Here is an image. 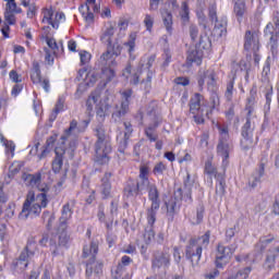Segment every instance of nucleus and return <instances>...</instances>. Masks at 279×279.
<instances>
[{"label": "nucleus", "instance_id": "obj_63", "mask_svg": "<svg viewBox=\"0 0 279 279\" xmlns=\"http://www.w3.org/2000/svg\"><path fill=\"white\" fill-rule=\"evenodd\" d=\"M70 240H71V236L69 234H66V231H63L59 235V244L60 245H68Z\"/></svg>", "mask_w": 279, "mask_h": 279}, {"label": "nucleus", "instance_id": "obj_4", "mask_svg": "<svg viewBox=\"0 0 279 279\" xmlns=\"http://www.w3.org/2000/svg\"><path fill=\"white\" fill-rule=\"evenodd\" d=\"M113 77H117V72L112 66L101 65L100 73L97 72H88V69L83 68L77 72L78 82H83L85 86H95L98 80H100V84L102 86H108Z\"/></svg>", "mask_w": 279, "mask_h": 279}, {"label": "nucleus", "instance_id": "obj_46", "mask_svg": "<svg viewBox=\"0 0 279 279\" xmlns=\"http://www.w3.org/2000/svg\"><path fill=\"white\" fill-rule=\"evenodd\" d=\"M167 169V163H165L163 161H158L157 163H155L153 168V174L156 175L157 178L158 175H165Z\"/></svg>", "mask_w": 279, "mask_h": 279}, {"label": "nucleus", "instance_id": "obj_45", "mask_svg": "<svg viewBox=\"0 0 279 279\" xmlns=\"http://www.w3.org/2000/svg\"><path fill=\"white\" fill-rule=\"evenodd\" d=\"M64 104H66V96H59L53 109V114L58 116L60 112H64Z\"/></svg>", "mask_w": 279, "mask_h": 279}, {"label": "nucleus", "instance_id": "obj_58", "mask_svg": "<svg viewBox=\"0 0 279 279\" xmlns=\"http://www.w3.org/2000/svg\"><path fill=\"white\" fill-rule=\"evenodd\" d=\"M172 256L177 265H180V263H182V252L180 251V246H173Z\"/></svg>", "mask_w": 279, "mask_h": 279}, {"label": "nucleus", "instance_id": "obj_57", "mask_svg": "<svg viewBox=\"0 0 279 279\" xmlns=\"http://www.w3.org/2000/svg\"><path fill=\"white\" fill-rule=\"evenodd\" d=\"M25 8H28L26 11L27 19H34V16H36L38 12V8L36 7V3L32 4V2H29L28 7H25Z\"/></svg>", "mask_w": 279, "mask_h": 279}, {"label": "nucleus", "instance_id": "obj_30", "mask_svg": "<svg viewBox=\"0 0 279 279\" xmlns=\"http://www.w3.org/2000/svg\"><path fill=\"white\" fill-rule=\"evenodd\" d=\"M85 274L86 276H93V274H96L99 276V274H104V262L95 259L90 266H88V262H85Z\"/></svg>", "mask_w": 279, "mask_h": 279}, {"label": "nucleus", "instance_id": "obj_49", "mask_svg": "<svg viewBox=\"0 0 279 279\" xmlns=\"http://www.w3.org/2000/svg\"><path fill=\"white\" fill-rule=\"evenodd\" d=\"M154 132H156V126L151 125L144 130V134L150 143H156L158 141V134H154Z\"/></svg>", "mask_w": 279, "mask_h": 279}, {"label": "nucleus", "instance_id": "obj_1", "mask_svg": "<svg viewBox=\"0 0 279 279\" xmlns=\"http://www.w3.org/2000/svg\"><path fill=\"white\" fill-rule=\"evenodd\" d=\"M206 109V113L204 118V109ZM190 114L193 116V120L196 125H204L206 123V119H213V114L215 112H219L221 109V98L217 92H213L209 96V105L206 100V97L199 93H195L190 99Z\"/></svg>", "mask_w": 279, "mask_h": 279}, {"label": "nucleus", "instance_id": "obj_5", "mask_svg": "<svg viewBox=\"0 0 279 279\" xmlns=\"http://www.w3.org/2000/svg\"><path fill=\"white\" fill-rule=\"evenodd\" d=\"M208 245H210V230L198 238L190 239L189 244L185 246V258L191 263L192 267L199 265L202 254Z\"/></svg>", "mask_w": 279, "mask_h": 279}, {"label": "nucleus", "instance_id": "obj_9", "mask_svg": "<svg viewBox=\"0 0 279 279\" xmlns=\"http://www.w3.org/2000/svg\"><path fill=\"white\" fill-rule=\"evenodd\" d=\"M218 80L215 69L198 70L196 82L199 93H204V86H207V90H215Z\"/></svg>", "mask_w": 279, "mask_h": 279}, {"label": "nucleus", "instance_id": "obj_11", "mask_svg": "<svg viewBox=\"0 0 279 279\" xmlns=\"http://www.w3.org/2000/svg\"><path fill=\"white\" fill-rule=\"evenodd\" d=\"M265 34L270 35V51L272 56L278 54L279 43V11H274L272 23L269 22L265 27Z\"/></svg>", "mask_w": 279, "mask_h": 279}, {"label": "nucleus", "instance_id": "obj_13", "mask_svg": "<svg viewBox=\"0 0 279 279\" xmlns=\"http://www.w3.org/2000/svg\"><path fill=\"white\" fill-rule=\"evenodd\" d=\"M151 269H169L171 267V253L169 247L155 250L151 253Z\"/></svg>", "mask_w": 279, "mask_h": 279}, {"label": "nucleus", "instance_id": "obj_36", "mask_svg": "<svg viewBox=\"0 0 279 279\" xmlns=\"http://www.w3.org/2000/svg\"><path fill=\"white\" fill-rule=\"evenodd\" d=\"M136 38H138L137 32H131L129 34V39L123 45L124 47H128L129 56H132L134 53V49H136Z\"/></svg>", "mask_w": 279, "mask_h": 279}, {"label": "nucleus", "instance_id": "obj_10", "mask_svg": "<svg viewBox=\"0 0 279 279\" xmlns=\"http://www.w3.org/2000/svg\"><path fill=\"white\" fill-rule=\"evenodd\" d=\"M148 199L151 202L150 207L147 209V223L148 226H154L156 223V215L160 210V193L156 185H150L148 190Z\"/></svg>", "mask_w": 279, "mask_h": 279}, {"label": "nucleus", "instance_id": "obj_43", "mask_svg": "<svg viewBox=\"0 0 279 279\" xmlns=\"http://www.w3.org/2000/svg\"><path fill=\"white\" fill-rule=\"evenodd\" d=\"M80 65L86 66V64H90V60H93V54L87 50H80Z\"/></svg>", "mask_w": 279, "mask_h": 279}, {"label": "nucleus", "instance_id": "obj_23", "mask_svg": "<svg viewBox=\"0 0 279 279\" xmlns=\"http://www.w3.org/2000/svg\"><path fill=\"white\" fill-rule=\"evenodd\" d=\"M65 154H66V148H64V146H57L54 148V158L51 163V169L53 173H60V171H62Z\"/></svg>", "mask_w": 279, "mask_h": 279}, {"label": "nucleus", "instance_id": "obj_50", "mask_svg": "<svg viewBox=\"0 0 279 279\" xmlns=\"http://www.w3.org/2000/svg\"><path fill=\"white\" fill-rule=\"evenodd\" d=\"M178 206V202L175 198L171 197L168 202H166L167 215L173 217L175 215V208Z\"/></svg>", "mask_w": 279, "mask_h": 279}, {"label": "nucleus", "instance_id": "obj_34", "mask_svg": "<svg viewBox=\"0 0 279 279\" xmlns=\"http://www.w3.org/2000/svg\"><path fill=\"white\" fill-rule=\"evenodd\" d=\"M161 16L168 34H173V15L171 12H169V10H163L161 11Z\"/></svg>", "mask_w": 279, "mask_h": 279}, {"label": "nucleus", "instance_id": "obj_60", "mask_svg": "<svg viewBox=\"0 0 279 279\" xmlns=\"http://www.w3.org/2000/svg\"><path fill=\"white\" fill-rule=\"evenodd\" d=\"M162 58H163V66H169V64H171V49L169 48H166L163 50V53H162Z\"/></svg>", "mask_w": 279, "mask_h": 279}, {"label": "nucleus", "instance_id": "obj_22", "mask_svg": "<svg viewBox=\"0 0 279 279\" xmlns=\"http://www.w3.org/2000/svg\"><path fill=\"white\" fill-rule=\"evenodd\" d=\"M146 61L147 74L146 78L141 81V84L144 85L145 90H151V80H154V71L151 68L154 66V62H156V54H150L149 57H143L141 62Z\"/></svg>", "mask_w": 279, "mask_h": 279}, {"label": "nucleus", "instance_id": "obj_15", "mask_svg": "<svg viewBox=\"0 0 279 279\" xmlns=\"http://www.w3.org/2000/svg\"><path fill=\"white\" fill-rule=\"evenodd\" d=\"M219 134L221 136L219 144L217 146L218 153L222 156V167H228L230 158V150L228 144H225L230 138V131L228 126H218Z\"/></svg>", "mask_w": 279, "mask_h": 279}, {"label": "nucleus", "instance_id": "obj_40", "mask_svg": "<svg viewBox=\"0 0 279 279\" xmlns=\"http://www.w3.org/2000/svg\"><path fill=\"white\" fill-rule=\"evenodd\" d=\"M40 180H43V175L40 173L27 174L24 182L26 183V186H38V184H40Z\"/></svg>", "mask_w": 279, "mask_h": 279}, {"label": "nucleus", "instance_id": "obj_32", "mask_svg": "<svg viewBox=\"0 0 279 279\" xmlns=\"http://www.w3.org/2000/svg\"><path fill=\"white\" fill-rule=\"evenodd\" d=\"M276 258H279V246L269 251L265 262L266 269H274L276 267Z\"/></svg>", "mask_w": 279, "mask_h": 279}, {"label": "nucleus", "instance_id": "obj_47", "mask_svg": "<svg viewBox=\"0 0 279 279\" xmlns=\"http://www.w3.org/2000/svg\"><path fill=\"white\" fill-rule=\"evenodd\" d=\"M204 171L207 175H215L217 178V168L213 166V157L206 160Z\"/></svg>", "mask_w": 279, "mask_h": 279}, {"label": "nucleus", "instance_id": "obj_21", "mask_svg": "<svg viewBox=\"0 0 279 279\" xmlns=\"http://www.w3.org/2000/svg\"><path fill=\"white\" fill-rule=\"evenodd\" d=\"M114 38V27L112 24H107L100 33L99 40L101 45H106L107 48L121 47L119 44H114L112 40Z\"/></svg>", "mask_w": 279, "mask_h": 279}, {"label": "nucleus", "instance_id": "obj_25", "mask_svg": "<svg viewBox=\"0 0 279 279\" xmlns=\"http://www.w3.org/2000/svg\"><path fill=\"white\" fill-rule=\"evenodd\" d=\"M205 213L206 207H204V205H198L195 211H187L185 219L189 220L192 226H199L204 221Z\"/></svg>", "mask_w": 279, "mask_h": 279}, {"label": "nucleus", "instance_id": "obj_27", "mask_svg": "<svg viewBox=\"0 0 279 279\" xmlns=\"http://www.w3.org/2000/svg\"><path fill=\"white\" fill-rule=\"evenodd\" d=\"M195 49L201 51L205 56H210L213 52V41L208 35H201L198 43L195 46Z\"/></svg>", "mask_w": 279, "mask_h": 279}, {"label": "nucleus", "instance_id": "obj_20", "mask_svg": "<svg viewBox=\"0 0 279 279\" xmlns=\"http://www.w3.org/2000/svg\"><path fill=\"white\" fill-rule=\"evenodd\" d=\"M121 56V46L116 48H107L100 56L99 63L101 66H117V57Z\"/></svg>", "mask_w": 279, "mask_h": 279}, {"label": "nucleus", "instance_id": "obj_6", "mask_svg": "<svg viewBox=\"0 0 279 279\" xmlns=\"http://www.w3.org/2000/svg\"><path fill=\"white\" fill-rule=\"evenodd\" d=\"M36 256V242L28 240L17 258L12 260L11 267L13 271L23 274L29 267V258Z\"/></svg>", "mask_w": 279, "mask_h": 279}, {"label": "nucleus", "instance_id": "obj_16", "mask_svg": "<svg viewBox=\"0 0 279 279\" xmlns=\"http://www.w3.org/2000/svg\"><path fill=\"white\" fill-rule=\"evenodd\" d=\"M101 5L97 4V0H86L84 4L78 8L80 13L87 23L95 21V14H99Z\"/></svg>", "mask_w": 279, "mask_h": 279}, {"label": "nucleus", "instance_id": "obj_54", "mask_svg": "<svg viewBox=\"0 0 279 279\" xmlns=\"http://www.w3.org/2000/svg\"><path fill=\"white\" fill-rule=\"evenodd\" d=\"M130 112V101H122L120 109L116 112V114L121 118L125 117Z\"/></svg>", "mask_w": 279, "mask_h": 279}, {"label": "nucleus", "instance_id": "obj_42", "mask_svg": "<svg viewBox=\"0 0 279 279\" xmlns=\"http://www.w3.org/2000/svg\"><path fill=\"white\" fill-rule=\"evenodd\" d=\"M133 262L134 260L132 259V257L123 255L121 257L120 263L117 266L116 274H121V271H124L125 267H130V265H132Z\"/></svg>", "mask_w": 279, "mask_h": 279}, {"label": "nucleus", "instance_id": "obj_28", "mask_svg": "<svg viewBox=\"0 0 279 279\" xmlns=\"http://www.w3.org/2000/svg\"><path fill=\"white\" fill-rule=\"evenodd\" d=\"M110 178H112V172H106L100 181V193L102 195V199H108L112 193V183L110 182Z\"/></svg>", "mask_w": 279, "mask_h": 279}, {"label": "nucleus", "instance_id": "obj_29", "mask_svg": "<svg viewBox=\"0 0 279 279\" xmlns=\"http://www.w3.org/2000/svg\"><path fill=\"white\" fill-rule=\"evenodd\" d=\"M88 125H90V120H83L81 123H77V120H72L70 126L65 130V136H71V133L76 130L77 134L86 132Z\"/></svg>", "mask_w": 279, "mask_h": 279}, {"label": "nucleus", "instance_id": "obj_51", "mask_svg": "<svg viewBox=\"0 0 279 279\" xmlns=\"http://www.w3.org/2000/svg\"><path fill=\"white\" fill-rule=\"evenodd\" d=\"M233 12L238 19H243L245 14V3L244 2H235L233 7Z\"/></svg>", "mask_w": 279, "mask_h": 279}, {"label": "nucleus", "instance_id": "obj_33", "mask_svg": "<svg viewBox=\"0 0 279 279\" xmlns=\"http://www.w3.org/2000/svg\"><path fill=\"white\" fill-rule=\"evenodd\" d=\"M264 175H265V163L260 162L258 170H256V175L248 181V185L251 186V189H256L258 184H260V178H263Z\"/></svg>", "mask_w": 279, "mask_h": 279}, {"label": "nucleus", "instance_id": "obj_64", "mask_svg": "<svg viewBox=\"0 0 279 279\" xmlns=\"http://www.w3.org/2000/svg\"><path fill=\"white\" fill-rule=\"evenodd\" d=\"M274 215H279V194L275 196V202L272 204Z\"/></svg>", "mask_w": 279, "mask_h": 279}, {"label": "nucleus", "instance_id": "obj_26", "mask_svg": "<svg viewBox=\"0 0 279 279\" xmlns=\"http://www.w3.org/2000/svg\"><path fill=\"white\" fill-rule=\"evenodd\" d=\"M205 56L206 54H204V52L201 50H197V48H195V50L189 51L185 61L186 66H193V64H196V66H202Z\"/></svg>", "mask_w": 279, "mask_h": 279}, {"label": "nucleus", "instance_id": "obj_39", "mask_svg": "<svg viewBox=\"0 0 279 279\" xmlns=\"http://www.w3.org/2000/svg\"><path fill=\"white\" fill-rule=\"evenodd\" d=\"M110 104L107 100H100L98 105H96V114L97 117L104 118L110 112Z\"/></svg>", "mask_w": 279, "mask_h": 279}, {"label": "nucleus", "instance_id": "obj_53", "mask_svg": "<svg viewBox=\"0 0 279 279\" xmlns=\"http://www.w3.org/2000/svg\"><path fill=\"white\" fill-rule=\"evenodd\" d=\"M189 14H190L189 3L182 2L180 16H181V20L183 21V23H189V21H190V15Z\"/></svg>", "mask_w": 279, "mask_h": 279}, {"label": "nucleus", "instance_id": "obj_59", "mask_svg": "<svg viewBox=\"0 0 279 279\" xmlns=\"http://www.w3.org/2000/svg\"><path fill=\"white\" fill-rule=\"evenodd\" d=\"M108 247H114L117 245V235L112 232H108L106 235Z\"/></svg>", "mask_w": 279, "mask_h": 279}, {"label": "nucleus", "instance_id": "obj_8", "mask_svg": "<svg viewBox=\"0 0 279 279\" xmlns=\"http://www.w3.org/2000/svg\"><path fill=\"white\" fill-rule=\"evenodd\" d=\"M41 23H47L52 29H60L62 23H66V14L62 11L56 10L53 5L44 7L41 9Z\"/></svg>", "mask_w": 279, "mask_h": 279}, {"label": "nucleus", "instance_id": "obj_12", "mask_svg": "<svg viewBox=\"0 0 279 279\" xmlns=\"http://www.w3.org/2000/svg\"><path fill=\"white\" fill-rule=\"evenodd\" d=\"M31 82L35 86H41L45 93H49L51 90V81L49 77H43V71L40 70V62L34 60L32 62V68L29 71Z\"/></svg>", "mask_w": 279, "mask_h": 279}, {"label": "nucleus", "instance_id": "obj_37", "mask_svg": "<svg viewBox=\"0 0 279 279\" xmlns=\"http://www.w3.org/2000/svg\"><path fill=\"white\" fill-rule=\"evenodd\" d=\"M46 43L49 49L52 50L53 56H58V53H62L64 51V46L62 45V43L58 44V41H56V38L48 37L46 39Z\"/></svg>", "mask_w": 279, "mask_h": 279}, {"label": "nucleus", "instance_id": "obj_55", "mask_svg": "<svg viewBox=\"0 0 279 279\" xmlns=\"http://www.w3.org/2000/svg\"><path fill=\"white\" fill-rule=\"evenodd\" d=\"M140 180L143 182H149V167L148 166H141L140 167Z\"/></svg>", "mask_w": 279, "mask_h": 279}, {"label": "nucleus", "instance_id": "obj_38", "mask_svg": "<svg viewBox=\"0 0 279 279\" xmlns=\"http://www.w3.org/2000/svg\"><path fill=\"white\" fill-rule=\"evenodd\" d=\"M97 217L100 223H105L107 230H112V226H114V218L106 219V213L104 211V207H99Z\"/></svg>", "mask_w": 279, "mask_h": 279}, {"label": "nucleus", "instance_id": "obj_56", "mask_svg": "<svg viewBox=\"0 0 279 279\" xmlns=\"http://www.w3.org/2000/svg\"><path fill=\"white\" fill-rule=\"evenodd\" d=\"M216 195L223 197L226 195V179L221 178L219 184L216 185Z\"/></svg>", "mask_w": 279, "mask_h": 279}, {"label": "nucleus", "instance_id": "obj_3", "mask_svg": "<svg viewBox=\"0 0 279 279\" xmlns=\"http://www.w3.org/2000/svg\"><path fill=\"white\" fill-rule=\"evenodd\" d=\"M94 132L97 138L94 144V160L97 165H108L112 160V141L106 134L104 125H98Z\"/></svg>", "mask_w": 279, "mask_h": 279}, {"label": "nucleus", "instance_id": "obj_31", "mask_svg": "<svg viewBox=\"0 0 279 279\" xmlns=\"http://www.w3.org/2000/svg\"><path fill=\"white\" fill-rule=\"evenodd\" d=\"M99 99H101V90L99 89L92 92L87 97L85 106L89 114L93 112V110H95V105L97 101H99Z\"/></svg>", "mask_w": 279, "mask_h": 279}, {"label": "nucleus", "instance_id": "obj_62", "mask_svg": "<svg viewBox=\"0 0 279 279\" xmlns=\"http://www.w3.org/2000/svg\"><path fill=\"white\" fill-rule=\"evenodd\" d=\"M199 36V28H197L196 25L190 26V37L195 43L197 40V37Z\"/></svg>", "mask_w": 279, "mask_h": 279}, {"label": "nucleus", "instance_id": "obj_48", "mask_svg": "<svg viewBox=\"0 0 279 279\" xmlns=\"http://www.w3.org/2000/svg\"><path fill=\"white\" fill-rule=\"evenodd\" d=\"M154 239H156V231H154V226H150L149 229H145L144 231V243H146V245H149V243H151Z\"/></svg>", "mask_w": 279, "mask_h": 279}, {"label": "nucleus", "instance_id": "obj_35", "mask_svg": "<svg viewBox=\"0 0 279 279\" xmlns=\"http://www.w3.org/2000/svg\"><path fill=\"white\" fill-rule=\"evenodd\" d=\"M73 217V209H71V205L66 203L62 207L61 217H60V226L66 227V221Z\"/></svg>", "mask_w": 279, "mask_h": 279}, {"label": "nucleus", "instance_id": "obj_41", "mask_svg": "<svg viewBox=\"0 0 279 279\" xmlns=\"http://www.w3.org/2000/svg\"><path fill=\"white\" fill-rule=\"evenodd\" d=\"M234 82H236V74H234L232 78L227 83V89L225 92L227 101H232V97L234 95Z\"/></svg>", "mask_w": 279, "mask_h": 279}, {"label": "nucleus", "instance_id": "obj_52", "mask_svg": "<svg viewBox=\"0 0 279 279\" xmlns=\"http://www.w3.org/2000/svg\"><path fill=\"white\" fill-rule=\"evenodd\" d=\"M45 51V62L48 66H53L56 62V54L49 50V48H44Z\"/></svg>", "mask_w": 279, "mask_h": 279}, {"label": "nucleus", "instance_id": "obj_18", "mask_svg": "<svg viewBox=\"0 0 279 279\" xmlns=\"http://www.w3.org/2000/svg\"><path fill=\"white\" fill-rule=\"evenodd\" d=\"M241 147L244 151H247L252 145H254V129H252V120L246 119V122L241 130Z\"/></svg>", "mask_w": 279, "mask_h": 279}, {"label": "nucleus", "instance_id": "obj_7", "mask_svg": "<svg viewBox=\"0 0 279 279\" xmlns=\"http://www.w3.org/2000/svg\"><path fill=\"white\" fill-rule=\"evenodd\" d=\"M208 16L214 24L213 36L215 38H223L228 35V16H217V4H213L208 9Z\"/></svg>", "mask_w": 279, "mask_h": 279}, {"label": "nucleus", "instance_id": "obj_2", "mask_svg": "<svg viewBox=\"0 0 279 279\" xmlns=\"http://www.w3.org/2000/svg\"><path fill=\"white\" fill-rule=\"evenodd\" d=\"M49 198L47 197V189H41V193L36 194L34 191H28L26 199L24 201L20 219H27L28 217H39L43 208H47Z\"/></svg>", "mask_w": 279, "mask_h": 279}, {"label": "nucleus", "instance_id": "obj_17", "mask_svg": "<svg viewBox=\"0 0 279 279\" xmlns=\"http://www.w3.org/2000/svg\"><path fill=\"white\" fill-rule=\"evenodd\" d=\"M244 51L252 53L260 51V33L256 31H246L244 35Z\"/></svg>", "mask_w": 279, "mask_h": 279}, {"label": "nucleus", "instance_id": "obj_44", "mask_svg": "<svg viewBox=\"0 0 279 279\" xmlns=\"http://www.w3.org/2000/svg\"><path fill=\"white\" fill-rule=\"evenodd\" d=\"M154 23H156L154 15L148 13L145 14L143 24L146 28V32H148V34H151V32H154Z\"/></svg>", "mask_w": 279, "mask_h": 279}, {"label": "nucleus", "instance_id": "obj_19", "mask_svg": "<svg viewBox=\"0 0 279 279\" xmlns=\"http://www.w3.org/2000/svg\"><path fill=\"white\" fill-rule=\"evenodd\" d=\"M97 254H99V240H92L89 244L83 245L82 258H86L88 267L97 260Z\"/></svg>", "mask_w": 279, "mask_h": 279}, {"label": "nucleus", "instance_id": "obj_24", "mask_svg": "<svg viewBox=\"0 0 279 279\" xmlns=\"http://www.w3.org/2000/svg\"><path fill=\"white\" fill-rule=\"evenodd\" d=\"M141 193V182L130 180L123 189V197L126 199H136Z\"/></svg>", "mask_w": 279, "mask_h": 279}, {"label": "nucleus", "instance_id": "obj_61", "mask_svg": "<svg viewBox=\"0 0 279 279\" xmlns=\"http://www.w3.org/2000/svg\"><path fill=\"white\" fill-rule=\"evenodd\" d=\"M9 77L11 81H13L15 84H21V82H23V77L19 74V72H16V70H12L9 73Z\"/></svg>", "mask_w": 279, "mask_h": 279}, {"label": "nucleus", "instance_id": "obj_14", "mask_svg": "<svg viewBox=\"0 0 279 279\" xmlns=\"http://www.w3.org/2000/svg\"><path fill=\"white\" fill-rule=\"evenodd\" d=\"M236 245L231 244L230 246H225L221 243L217 245L216 251V267L217 269H223L226 265L230 263V258L234 255V252H236Z\"/></svg>", "mask_w": 279, "mask_h": 279}]
</instances>
